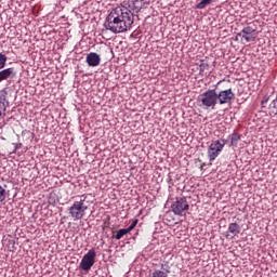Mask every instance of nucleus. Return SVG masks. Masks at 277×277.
<instances>
[{
    "mask_svg": "<svg viewBox=\"0 0 277 277\" xmlns=\"http://www.w3.org/2000/svg\"><path fill=\"white\" fill-rule=\"evenodd\" d=\"M140 0H123L121 5L110 11L104 27L113 34H124L134 23L133 12H140Z\"/></svg>",
    "mask_w": 277,
    "mask_h": 277,
    "instance_id": "obj_1",
    "label": "nucleus"
},
{
    "mask_svg": "<svg viewBox=\"0 0 277 277\" xmlns=\"http://www.w3.org/2000/svg\"><path fill=\"white\" fill-rule=\"evenodd\" d=\"M88 195H81L79 200L74 201L71 207H69V217L74 220V222H79V220H83L85 217V213L88 212Z\"/></svg>",
    "mask_w": 277,
    "mask_h": 277,
    "instance_id": "obj_2",
    "label": "nucleus"
},
{
    "mask_svg": "<svg viewBox=\"0 0 277 277\" xmlns=\"http://www.w3.org/2000/svg\"><path fill=\"white\" fill-rule=\"evenodd\" d=\"M197 101L199 106L203 109H215V106L217 105V92L214 89H209L201 93Z\"/></svg>",
    "mask_w": 277,
    "mask_h": 277,
    "instance_id": "obj_3",
    "label": "nucleus"
},
{
    "mask_svg": "<svg viewBox=\"0 0 277 277\" xmlns=\"http://www.w3.org/2000/svg\"><path fill=\"white\" fill-rule=\"evenodd\" d=\"M227 141L225 138H220L210 144L208 147V159L212 163V161H215L217 157H220V153L224 150V147L226 146Z\"/></svg>",
    "mask_w": 277,
    "mask_h": 277,
    "instance_id": "obj_4",
    "label": "nucleus"
},
{
    "mask_svg": "<svg viewBox=\"0 0 277 277\" xmlns=\"http://www.w3.org/2000/svg\"><path fill=\"white\" fill-rule=\"evenodd\" d=\"M171 209L174 215H185L189 211V202H187L185 197H177L172 203Z\"/></svg>",
    "mask_w": 277,
    "mask_h": 277,
    "instance_id": "obj_5",
    "label": "nucleus"
},
{
    "mask_svg": "<svg viewBox=\"0 0 277 277\" xmlns=\"http://www.w3.org/2000/svg\"><path fill=\"white\" fill-rule=\"evenodd\" d=\"M94 263H96V251L94 249H90L80 262V269H83V272H90L94 266Z\"/></svg>",
    "mask_w": 277,
    "mask_h": 277,
    "instance_id": "obj_6",
    "label": "nucleus"
},
{
    "mask_svg": "<svg viewBox=\"0 0 277 277\" xmlns=\"http://www.w3.org/2000/svg\"><path fill=\"white\" fill-rule=\"evenodd\" d=\"M216 101L221 105H228L235 101V92H233V89L222 90L216 93Z\"/></svg>",
    "mask_w": 277,
    "mask_h": 277,
    "instance_id": "obj_7",
    "label": "nucleus"
},
{
    "mask_svg": "<svg viewBox=\"0 0 277 277\" xmlns=\"http://www.w3.org/2000/svg\"><path fill=\"white\" fill-rule=\"evenodd\" d=\"M237 36H240L246 42H254L256 40V29L252 26L245 27Z\"/></svg>",
    "mask_w": 277,
    "mask_h": 277,
    "instance_id": "obj_8",
    "label": "nucleus"
},
{
    "mask_svg": "<svg viewBox=\"0 0 277 277\" xmlns=\"http://www.w3.org/2000/svg\"><path fill=\"white\" fill-rule=\"evenodd\" d=\"M87 64L92 68H96V66L101 65V55L96 52H91L87 55Z\"/></svg>",
    "mask_w": 277,
    "mask_h": 277,
    "instance_id": "obj_9",
    "label": "nucleus"
},
{
    "mask_svg": "<svg viewBox=\"0 0 277 277\" xmlns=\"http://www.w3.org/2000/svg\"><path fill=\"white\" fill-rule=\"evenodd\" d=\"M14 77H16V70H14V67L2 69L0 71V83L2 81H8V79H14Z\"/></svg>",
    "mask_w": 277,
    "mask_h": 277,
    "instance_id": "obj_10",
    "label": "nucleus"
},
{
    "mask_svg": "<svg viewBox=\"0 0 277 277\" xmlns=\"http://www.w3.org/2000/svg\"><path fill=\"white\" fill-rule=\"evenodd\" d=\"M228 233H230L234 237H237L239 233H241V226L237 223H230L228 225Z\"/></svg>",
    "mask_w": 277,
    "mask_h": 277,
    "instance_id": "obj_11",
    "label": "nucleus"
},
{
    "mask_svg": "<svg viewBox=\"0 0 277 277\" xmlns=\"http://www.w3.org/2000/svg\"><path fill=\"white\" fill-rule=\"evenodd\" d=\"M228 140L230 141L229 146H237V144H239V140H241V134L234 132L228 136Z\"/></svg>",
    "mask_w": 277,
    "mask_h": 277,
    "instance_id": "obj_12",
    "label": "nucleus"
},
{
    "mask_svg": "<svg viewBox=\"0 0 277 277\" xmlns=\"http://www.w3.org/2000/svg\"><path fill=\"white\" fill-rule=\"evenodd\" d=\"M5 111H6L5 97L0 96V120L1 118H5Z\"/></svg>",
    "mask_w": 277,
    "mask_h": 277,
    "instance_id": "obj_13",
    "label": "nucleus"
},
{
    "mask_svg": "<svg viewBox=\"0 0 277 277\" xmlns=\"http://www.w3.org/2000/svg\"><path fill=\"white\" fill-rule=\"evenodd\" d=\"M199 72L205 77V75H209V63L202 62L199 65Z\"/></svg>",
    "mask_w": 277,
    "mask_h": 277,
    "instance_id": "obj_14",
    "label": "nucleus"
},
{
    "mask_svg": "<svg viewBox=\"0 0 277 277\" xmlns=\"http://www.w3.org/2000/svg\"><path fill=\"white\" fill-rule=\"evenodd\" d=\"M129 229L128 228H121L117 232V234L115 235V239L120 240L123 238L124 235H129Z\"/></svg>",
    "mask_w": 277,
    "mask_h": 277,
    "instance_id": "obj_15",
    "label": "nucleus"
},
{
    "mask_svg": "<svg viewBox=\"0 0 277 277\" xmlns=\"http://www.w3.org/2000/svg\"><path fill=\"white\" fill-rule=\"evenodd\" d=\"M213 2V0H201L197 5V10H205V8L207 5H211V3Z\"/></svg>",
    "mask_w": 277,
    "mask_h": 277,
    "instance_id": "obj_16",
    "label": "nucleus"
},
{
    "mask_svg": "<svg viewBox=\"0 0 277 277\" xmlns=\"http://www.w3.org/2000/svg\"><path fill=\"white\" fill-rule=\"evenodd\" d=\"M8 198V190L5 187L0 185V205L1 202H5V199Z\"/></svg>",
    "mask_w": 277,
    "mask_h": 277,
    "instance_id": "obj_17",
    "label": "nucleus"
},
{
    "mask_svg": "<svg viewBox=\"0 0 277 277\" xmlns=\"http://www.w3.org/2000/svg\"><path fill=\"white\" fill-rule=\"evenodd\" d=\"M8 63V56L5 54L0 53V70H3L5 68V64Z\"/></svg>",
    "mask_w": 277,
    "mask_h": 277,
    "instance_id": "obj_18",
    "label": "nucleus"
},
{
    "mask_svg": "<svg viewBox=\"0 0 277 277\" xmlns=\"http://www.w3.org/2000/svg\"><path fill=\"white\" fill-rule=\"evenodd\" d=\"M137 220H134L132 223H131V225L128 227V228H126V229H128V232H130L131 233V230H133V228H135L136 226H137Z\"/></svg>",
    "mask_w": 277,
    "mask_h": 277,
    "instance_id": "obj_19",
    "label": "nucleus"
},
{
    "mask_svg": "<svg viewBox=\"0 0 277 277\" xmlns=\"http://www.w3.org/2000/svg\"><path fill=\"white\" fill-rule=\"evenodd\" d=\"M19 148H23V143H16L13 153L19 150Z\"/></svg>",
    "mask_w": 277,
    "mask_h": 277,
    "instance_id": "obj_20",
    "label": "nucleus"
},
{
    "mask_svg": "<svg viewBox=\"0 0 277 277\" xmlns=\"http://www.w3.org/2000/svg\"><path fill=\"white\" fill-rule=\"evenodd\" d=\"M267 101H269L267 97H264L263 100H262V105H265V103H267Z\"/></svg>",
    "mask_w": 277,
    "mask_h": 277,
    "instance_id": "obj_21",
    "label": "nucleus"
},
{
    "mask_svg": "<svg viewBox=\"0 0 277 277\" xmlns=\"http://www.w3.org/2000/svg\"><path fill=\"white\" fill-rule=\"evenodd\" d=\"M221 83H222V81H219V82H217V85H220Z\"/></svg>",
    "mask_w": 277,
    "mask_h": 277,
    "instance_id": "obj_22",
    "label": "nucleus"
},
{
    "mask_svg": "<svg viewBox=\"0 0 277 277\" xmlns=\"http://www.w3.org/2000/svg\"><path fill=\"white\" fill-rule=\"evenodd\" d=\"M1 1H3V0H0V3H1Z\"/></svg>",
    "mask_w": 277,
    "mask_h": 277,
    "instance_id": "obj_23",
    "label": "nucleus"
}]
</instances>
